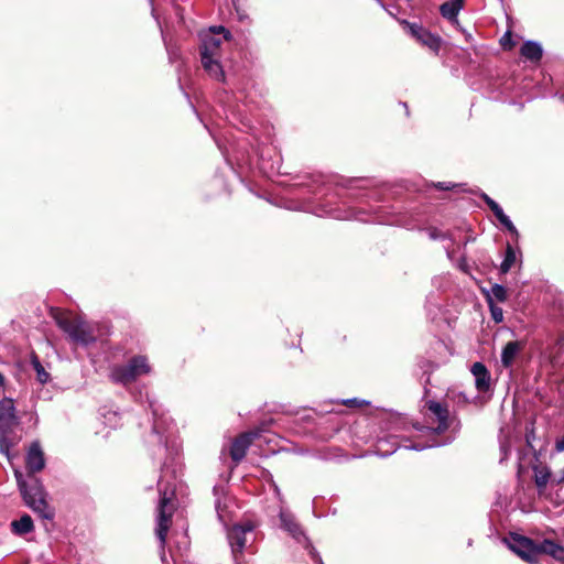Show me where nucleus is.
Instances as JSON below:
<instances>
[{
    "mask_svg": "<svg viewBox=\"0 0 564 564\" xmlns=\"http://www.w3.org/2000/svg\"><path fill=\"white\" fill-rule=\"evenodd\" d=\"M279 517L282 529L289 532V534L294 539L300 541L304 534L294 516L289 510L281 509Z\"/></svg>",
    "mask_w": 564,
    "mask_h": 564,
    "instance_id": "obj_15",
    "label": "nucleus"
},
{
    "mask_svg": "<svg viewBox=\"0 0 564 564\" xmlns=\"http://www.w3.org/2000/svg\"><path fill=\"white\" fill-rule=\"evenodd\" d=\"M254 525L251 522L245 524H236L228 531V541L236 561L238 555L247 547L248 543L254 541Z\"/></svg>",
    "mask_w": 564,
    "mask_h": 564,
    "instance_id": "obj_8",
    "label": "nucleus"
},
{
    "mask_svg": "<svg viewBox=\"0 0 564 564\" xmlns=\"http://www.w3.org/2000/svg\"><path fill=\"white\" fill-rule=\"evenodd\" d=\"M508 545L522 560L529 563L539 562V541L514 534L511 535Z\"/></svg>",
    "mask_w": 564,
    "mask_h": 564,
    "instance_id": "obj_9",
    "label": "nucleus"
},
{
    "mask_svg": "<svg viewBox=\"0 0 564 564\" xmlns=\"http://www.w3.org/2000/svg\"><path fill=\"white\" fill-rule=\"evenodd\" d=\"M500 42H501V45H502L505 48H511V44H509V45L507 44V42H508V43H510V33H506V34L502 36V39H501V41H500Z\"/></svg>",
    "mask_w": 564,
    "mask_h": 564,
    "instance_id": "obj_32",
    "label": "nucleus"
},
{
    "mask_svg": "<svg viewBox=\"0 0 564 564\" xmlns=\"http://www.w3.org/2000/svg\"><path fill=\"white\" fill-rule=\"evenodd\" d=\"M457 28L464 33V35H465L467 41L471 40V34L470 33H468L466 30H464L460 25L457 26Z\"/></svg>",
    "mask_w": 564,
    "mask_h": 564,
    "instance_id": "obj_35",
    "label": "nucleus"
},
{
    "mask_svg": "<svg viewBox=\"0 0 564 564\" xmlns=\"http://www.w3.org/2000/svg\"><path fill=\"white\" fill-rule=\"evenodd\" d=\"M14 476L26 506L43 519L52 520L54 511L47 505L44 489L39 480L34 478L31 484H28L19 469H14Z\"/></svg>",
    "mask_w": 564,
    "mask_h": 564,
    "instance_id": "obj_5",
    "label": "nucleus"
},
{
    "mask_svg": "<svg viewBox=\"0 0 564 564\" xmlns=\"http://www.w3.org/2000/svg\"><path fill=\"white\" fill-rule=\"evenodd\" d=\"M3 386H4V377L0 372V387H3Z\"/></svg>",
    "mask_w": 564,
    "mask_h": 564,
    "instance_id": "obj_37",
    "label": "nucleus"
},
{
    "mask_svg": "<svg viewBox=\"0 0 564 564\" xmlns=\"http://www.w3.org/2000/svg\"><path fill=\"white\" fill-rule=\"evenodd\" d=\"M20 420L11 398L0 400V452L10 458V449L18 443L14 429Z\"/></svg>",
    "mask_w": 564,
    "mask_h": 564,
    "instance_id": "obj_6",
    "label": "nucleus"
},
{
    "mask_svg": "<svg viewBox=\"0 0 564 564\" xmlns=\"http://www.w3.org/2000/svg\"><path fill=\"white\" fill-rule=\"evenodd\" d=\"M26 469L29 474L41 471L45 467L44 453L39 442H33L26 453Z\"/></svg>",
    "mask_w": 564,
    "mask_h": 564,
    "instance_id": "obj_12",
    "label": "nucleus"
},
{
    "mask_svg": "<svg viewBox=\"0 0 564 564\" xmlns=\"http://www.w3.org/2000/svg\"><path fill=\"white\" fill-rule=\"evenodd\" d=\"M153 413V433L158 435L159 442L163 443V434L169 432L171 429V422L164 416V414H160V408L155 404H150Z\"/></svg>",
    "mask_w": 564,
    "mask_h": 564,
    "instance_id": "obj_18",
    "label": "nucleus"
},
{
    "mask_svg": "<svg viewBox=\"0 0 564 564\" xmlns=\"http://www.w3.org/2000/svg\"><path fill=\"white\" fill-rule=\"evenodd\" d=\"M53 317L69 339L79 346H88L97 340L96 325L70 312L55 311Z\"/></svg>",
    "mask_w": 564,
    "mask_h": 564,
    "instance_id": "obj_4",
    "label": "nucleus"
},
{
    "mask_svg": "<svg viewBox=\"0 0 564 564\" xmlns=\"http://www.w3.org/2000/svg\"><path fill=\"white\" fill-rule=\"evenodd\" d=\"M543 555H551L557 561H564V547L551 540L539 541V558Z\"/></svg>",
    "mask_w": 564,
    "mask_h": 564,
    "instance_id": "obj_19",
    "label": "nucleus"
},
{
    "mask_svg": "<svg viewBox=\"0 0 564 564\" xmlns=\"http://www.w3.org/2000/svg\"><path fill=\"white\" fill-rule=\"evenodd\" d=\"M516 260H517L516 250L510 245H507L505 259L500 264L501 273H503V274L508 273L510 271V269L512 268V265L514 264Z\"/></svg>",
    "mask_w": 564,
    "mask_h": 564,
    "instance_id": "obj_24",
    "label": "nucleus"
},
{
    "mask_svg": "<svg viewBox=\"0 0 564 564\" xmlns=\"http://www.w3.org/2000/svg\"><path fill=\"white\" fill-rule=\"evenodd\" d=\"M386 12H389L390 15H393L392 11H389V9H384Z\"/></svg>",
    "mask_w": 564,
    "mask_h": 564,
    "instance_id": "obj_43",
    "label": "nucleus"
},
{
    "mask_svg": "<svg viewBox=\"0 0 564 564\" xmlns=\"http://www.w3.org/2000/svg\"><path fill=\"white\" fill-rule=\"evenodd\" d=\"M216 509H217V512H218V517H219L220 519H223V514H221V512H220L219 503H217Z\"/></svg>",
    "mask_w": 564,
    "mask_h": 564,
    "instance_id": "obj_38",
    "label": "nucleus"
},
{
    "mask_svg": "<svg viewBox=\"0 0 564 564\" xmlns=\"http://www.w3.org/2000/svg\"><path fill=\"white\" fill-rule=\"evenodd\" d=\"M274 490H275V492H276L278 495H280V490H279V488H278L276 486H274Z\"/></svg>",
    "mask_w": 564,
    "mask_h": 564,
    "instance_id": "obj_42",
    "label": "nucleus"
},
{
    "mask_svg": "<svg viewBox=\"0 0 564 564\" xmlns=\"http://www.w3.org/2000/svg\"><path fill=\"white\" fill-rule=\"evenodd\" d=\"M524 348V343L519 340L508 341L501 351V364L505 368H510L516 358Z\"/></svg>",
    "mask_w": 564,
    "mask_h": 564,
    "instance_id": "obj_16",
    "label": "nucleus"
},
{
    "mask_svg": "<svg viewBox=\"0 0 564 564\" xmlns=\"http://www.w3.org/2000/svg\"><path fill=\"white\" fill-rule=\"evenodd\" d=\"M401 23L409 28L411 35L415 37L419 42H421L423 45L427 46L433 51H438L441 45V40L438 36H435L434 34H432L431 32L415 23H410L405 20L401 21Z\"/></svg>",
    "mask_w": 564,
    "mask_h": 564,
    "instance_id": "obj_11",
    "label": "nucleus"
},
{
    "mask_svg": "<svg viewBox=\"0 0 564 564\" xmlns=\"http://www.w3.org/2000/svg\"><path fill=\"white\" fill-rule=\"evenodd\" d=\"M426 420L436 426L408 425L401 417L395 421L394 431H402L400 434H392L387 438H379L376 444V452L381 457L393 454L398 447L402 446L406 449L423 451L425 448L437 447L448 444L453 437L445 441H437L436 435L445 432L452 425L453 419L449 411L442 403L436 401H427Z\"/></svg>",
    "mask_w": 564,
    "mask_h": 564,
    "instance_id": "obj_1",
    "label": "nucleus"
},
{
    "mask_svg": "<svg viewBox=\"0 0 564 564\" xmlns=\"http://www.w3.org/2000/svg\"><path fill=\"white\" fill-rule=\"evenodd\" d=\"M465 0H449L441 4L440 12L441 15L451 21L453 24L459 26V22L457 15L459 11L464 8Z\"/></svg>",
    "mask_w": 564,
    "mask_h": 564,
    "instance_id": "obj_17",
    "label": "nucleus"
},
{
    "mask_svg": "<svg viewBox=\"0 0 564 564\" xmlns=\"http://www.w3.org/2000/svg\"><path fill=\"white\" fill-rule=\"evenodd\" d=\"M33 520L29 514H23L19 520L11 522V530L17 535L30 533L33 531Z\"/></svg>",
    "mask_w": 564,
    "mask_h": 564,
    "instance_id": "obj_23",
    "label": "nucleus"
},
{
    "mask_svg": "<svg viewBox=\"0 0 564 564\" xmlns=\"http://www.w3.org/2000/svg\"><path fill=\"white\" fill-rule=\"evenodd\" d=\"M520 53L527 59L538 62L542 57L543 50L538 42L527 41L521 46Z\"/></svg>",
    "mask_w": 564,
    "mask_h": 564,
    "instance_id": "obj_22",
    "label": "nucleus"
},
{
    "mask_svg": "<svg viewBox=\"0 0 564 564\" xmlns=\"http://www.w3.org/2000/svg\"><path fill=\"white\" fill-rule=\"evenodd\" d=\"M358 220H362V221H366V219H364L362 217H356Z\"/></svg>",
    "mask_w": 564,
    "mask_h": 564,
    "instance_id": "obj_45",
    "label": "nucleus"
},
{
    "mask_svg": "<svg viewBox=\"0 0 564 564\" xmlns=\"http://www.w3.org/2000/svg\"><path fill=\"white\" fill-rule=\"evenodd\" d=\"M164 446L166 447V449H169V446H167V437H165V440H164Z\"/></svg>",
    "mask_w": 564,
    "mask_h": 564,
    "instance_id": "obj_40",
    "label": "nucleus"
},
{
    "mask_svg": "<svg viewBox=\"0 0 564 564\" xmlns=\"http://www.w3.org/2000/svg\"><path fill=\"white\" fill-rule=\"evenodd\" d=\"M550 476H551L550 471L545 468L535 469L534 477H535L536 486L539 488L544 487L547 484Z\"/></svg>",
    "mask_w": 564,
    "mask_h": 564,
    "instance_id": "obj_27",
    "label": "nucleus"
},
{
    "mask_svg": "<svg viewBox=\"0 0 564 564\" xmlns=\"http://www.w3.org/2000/svg\"><path fill=\"white\" fill-rule=\"evenodd\" d=\"M261 431L260 429H256L242 433L235 438L230 447V456L234 462L239 463L246 456L247 449L252 441L260 436Z\"/></svg>",
    "mask_w": 564,
    "mask_h": 564,
    "instance_id": "obj_10",
    "label": "nucleus"
},
{
    "mask_svg": "<svg viewBox=\"0 0 564 564\" xmlns=\"http://www.w3.org/2000/svg\"><path fill=\"white\" fill-rule=\"evenodd\" d=\"M494 299L498 302H505L507 300V289L500 284L492 285L487 293L488 303H492Z\"/></svg>",
    "mask_w": 564,
    "mask_h": 564,
    "instance_id": "obj_25",
    "label": "nucleus"
},
{
    "mask_svg": "<svg viewBox=\"0 0 564 564\" xmlns=\"http://www.w3.org/2000/svg\"><path fill=\"white\" fill-rule=\"evenodd\" d=\"M380 7H382L383 9H386V6L384 3L382 2V0H375Z\"/></svg>",
    "mask_w": 564,
    "mask_h": 564,
    "instance_id": "obj_39",
    "label": "nucleus"
},
{
    "mask_svg": "<svg viewBox=\"0 0 564 564\" xmlns=\"http://www.w3.org/2000/svg\"><path fill=\"white\" fill-rule=\"evenodd\" d=\"M543 555H551L557 561H564V547L551 540L539 541V558Z\"/></svg>",
    "mask_w": 564,
    "mask_h": 564,
    "instance_id": "obj_20",
    "label": "nucleus"
},
{
    "mask_svg": "<svg viewBox=\"0 0 564 564\" xmlns=\"http://www.w3.org/2000/svg\"><path fill=\"white\" fill-rule=\"evenodd\" d=\"M433 186L436 189H441V191L459 189L462 192H466V189L464 188L465 184H457V183H452V182H437V183H434Z\"/></svg>",
    "mask_w": 564,
    "mask_h": 564,
    "instance_id": "obj_28",
    "label": "nucleus"
},
{
    "mask_svg": "<svg viewBox=\"0 0 564 564\" xmlns=\"http://www.w3.org/2000/svg\"><path fill=\"white\" fill-rule=\"evenodd\" d=\"M500 451L502 453V457L500 458V462H502L508 457V455L510 453V445L507 442L501 441L500 442Z\"/></svg>",
    "mask_w": 564,
    "mask_h": 564,
    "instance_id": "obj_31",
    "label": "nucleus"
},
{
    "mask_svg": "<svg viewBox=\"0 0 564 564\" xmlns=\"http://www.w3.org/2000/svg\"><path fill=\"white\" fill-rule=\"evenodd\" d=\"M560 99H561L562 101H564V95H561V96H560Z\"/></svg>",
    "mask_w": 564,
    "mask_h": 564,
    "instance_id": "obj_47",
    "label": "nucleus"
},
{
    "mask_svg": "<svg viewBox=\"0 0 564 564\" xmlns=\"http://www.w3.org/2000/svg\"><path fill=\"white\" fill-rule=\"evenodd\" d=\"M32 365H33V368L36 372V379L41 382V383H46L50 379V373L44 369V367L42 366V364L39 361L37 358H34L32 360Z\"/></svg>",
    "mask_w": 564,
    "mask_h": 564,
    "instance_id": "obj_26",
    "label": "nucleus"
},
{
    "mask_svg": "<svg viewBox=\"0 0 564 564\" xmlns=\"http://www.w3.org/2000/svg\"><path fill=\"white\" fill-rule=\"evenodd\" d=\"M151 372V366L145 356H134L126 365L115 366L110 378L113 382L123 386L134 382L138 378Z\"/></svg>",
    "mask_w": 564,
    "mask_h": 564,
    "instance_id": "obj_7",
    "label": "nucleus"
},
{
    "mask_svg": "<svg viewBox=\"0 0 564 564\" xmlns=\"http://www.w3.org/2000/svg\"><path fill=\"white\" fill-rule=\"evenodd\" d=\"M344 404L348 405V406H361L364 404H368L367 401L365 400H359V399H347L345 401H343Z\"/></svg>",
    "mask_w": 564,
    "mask_h": 564,
    "instance_id": "obj_30",
    "label": "nucleus"
},
{
    "mask_svg": "<svg viewBox=\"0 0 564 564\" xmlns=\"http://www.w3.org/2000/svg\"><path fill=\"white\" fill-rule=\"evenodd\" d=\"M543 555H551L557 561H564V547L551 540L539 541V558Z\"/></svg>",
    "mask_w": 564,
    "mask_h": 564,
    "instance_id": "obj_21",
    "label": "nucleus"
},
{
    "mask_svg": "<svg viewBox=\"0 0 564 564\" xmlns=\"http://www.w3.org/2000/svg\"><path fill=\"white\" fill-rule=\"evenodd\" d=\"M491 312V316L496 323H500L503 319L502 308L494 305V303H488Z\"/></svg>",
    "mask_w": 564,
    "mask_h": 564,
    "instance_id": "obj_29",
    "label": "nucleus"
},
{
    "mask_svg": "<svg viewBox=\"0 0 564 564\" xmlns=\"http://www.w3.org/2000/svg\"><path fill=\"white\" fill-rule=\"evenodd\" d=\"M177 481V470L175 467H170L166 463L164 464L161 476L158 480V490L160 494V501L158 506V527L156 535L161 542L162 554L161 560L163 564H166L164 545L166 542L167 531L170 529L171 518L174 511L172 500L175 495Z\"/></svg>",
    "mask_w": 564,
    "mask_h": 564,
    "instance_id": "obj_2",
    "label": "nucleus"
},
{
    "mask_svg": "<svg viewBox=\"0 0 564 564\" xmlns=\"http://www.w3.org/2000/svg\"><path fill=\"white\" fill-rule=\"evenodd\" d=\"M430 237L435 240L443 238V235L438 232L436 229H430Z\"/></svg>",
    "mask_w": 564,
    "mask_h": 564,
    "instance_id": "obj_34",
    "label": "nucleus"
},
{
    "mask_svg": "<svg viewBox=\"0 0 564 564\" xmlns=\"http://www.w3.org/2000/svg\"><path fill=\"white\" fill-rule=\"evenodd\" d=\"M200 62L208 76L225 83V72L220 64L223 44L231 39L230 32L224 26H212L199 34Z\"/></svg>",
    "mask_w": 564,
    "mask_h": 564,
    "instance_id": "obj_3",
    "label": "nucleus"
},
{
    "mask_svg": "<svg viewBox=\"0 0 564 564\" xmlns=\"http://www.w3.org/2000/svg\"><path fill=\"white\" fill-rule=\"evenodd\" d=\"M176 15H178V17L182 19V15H181V13H180V11H178V10H177V12H176Z\"/></svg>",
    "mask_w": 564,
    "mask_h": 564,
    "instance_id": "obj_46",
    "label": "nucleus"
},
{
    "mask_svg": "<svg viewBox=\"0 0 564 564\" xmlns=\"http://www.w3.org/2000/svg\"><path fill=\"white\" fill-rule=\"evenodd\" d=\"M171 449H172L175 454H177V453H178V445H177L175 442H173V444H172V446H171Z\"/></svg>",
    "mask_w": 564,
    "mask_h": 564,
    "instance_id": "obj_36",
    "label": "nucleus"
},
{
    "mask_svg": "<svg viewBox=\"0 0 564 564\" xmlns=\"http://www.w3.org/2000/svg\"><path fill=\"white\" fill-rule=\"evenodd\" d=\"M386 12H389L390 15H393L392 11H389V9H384Z\"/></svg>",
    "mask_w": 564,
    "mask_h": 564,
    "instance_id": "obj_44",
    "label": "nucleus"
},
{
    "mask_svg": "<svg viewBox=\"0 0 564 564\" xmlns=\"http://www.w3.org/2000/svg\"><path fill=\"white\" fill-rule=\"evenodd\" d=\"M480 197L494 213L499 223L513 236L518 237L519 232L510 220V218L505 214L503 209L500 207L498 203H496L491 197H489L486 193H481Z\"/></svg>",
    "mask_w": 564,
    "mask_h": 564,
    "instance_id": "obj_13",
    "label": "nucleus"
},
{
    "mask_svg": "<svg viewBox=\"0 0 564 564\" xmlns=\"http://www.w3.org/2000/svg\"><path fill=\"white\" fill-rule=\"evenodd\" d=\"M527 442L529 445L531 444L530 435H527Z\"/></svg>",
    "mask_w": 564,
    "mask_h": 564,
    "instance_id": "obj_41",
    "label": "nucleus"
},
{
    "mask_svg": "<svg viewBox=\"0 0 564 564\" xmlns=\"http://www.w3.org/2000/svg\"><path fill=\"white\" fill-rule=\"evenodd\" d=\"M555 448L557 452L564 451V436L556 441Z\"/></svg>",
    "mask_w": 564,
    "mask_h": 564,
    "instance_id": "obj_33",
    "label": "nucleus"
},
{
    "mask_svg": "<svg viewBox=\"0 0 564 564\" xmlns=\"http://www.w3.org/2000/svg\"><path fill=\"white\" fill-rule=\"evenodd\" d=\"M474 378L476 389L480 392H486L490 389V373L486 366L481 362H475L470 369Z\"/></svg>",
    "mask_w": 564,
    "mask_h": 564,
    "instance_id": "obj_14",
    "label": "nucleus"
}]
</instances>
